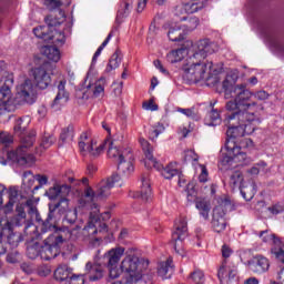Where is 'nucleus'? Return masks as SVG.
Returning <instances> with one entry per match:
<instances>
[{"label": "nucleus", "mask_w": 284, "mask_h": 284, "mask_svg": "<svg viewBox=\"0 0 284 284\" xmlns=\"http://www.w3.org/2000/svg\"><path fill=\"white\" fill-rule=\"evenodd\" d=\"M230 81H223L224 98L229 100L225 104L227 112H233L226 115L224 122L227 126L224 151L222 152L221 165L230 168L236 165H247V150L254 148V141L244 138L240 144L234 142V139L254 134L258 125L263 123V106L256 101H266L270 94L265 91L252 92L246 84L227 85ZM231 99V100H230Z\"/></svg>", "instance_id": "f257e3e1"}, {"label": "nucleus", "mask_w": 284, "mask_h": 284, "mask_svg": "<svg viewBox=\"0 0 284 284\" xmlns=\"http://www.w3.org/2000/svg\"><path fill=\"white\" fill-rule=\"evenodd\" d=\"M118 172L119 174H113L111 178L98 183L97 191L92 186H87L84 190V199H89L92 203L89 222L82 230L83 236L88 239H94V235L99 234V232H108V225L105 223L101 224L97 201L108 199L112 194V187H123L125 179L134 172V154H132V151L126 153L124 158L121 156V160L118 161Z\"/></svg>", "instance_id": "f03ea898"}, {"label": "nucleus", "mask_w": 284, "mask_h": 284, "mask_svg": "<svg viewBox=\"0 0 284 284\" xmlns=\"http://www.w3.org/2000/svg\"><path fill=\"white\" fill-rule=\"evenodd\" d=\"M193 48L194 53L185 60L182 67L184 79H187L191 83L214 79L213 83H217L219 74H221L223 69L216 68V64L212 61L203 62V59H205L207 54H213L214 43L204 39L197 41Z\"/></svg>", "instance_id": "7ed1b4c3"}, {"label": "nucleus", "mask_w": 284, "mask_h": 284, "mask_svg": "<svg viewBox=\"0 0 284 284\" xmlns=\"http://www.w3.org/2000/svg\"><path fill=\"white\" fill-rule=\"evenodd\" d=\"M32 232L33 236L27 247V255L30 258H37V256H40L42 261H52V258H57V256H59V247L63 241H77V235H74L77 230L72 232L67 229L55 230L42 244L39 240L41 239V234H44L43 230H41V226L39 229V226L34 225L32 222H29L24 227V233L28 236L32 234Z\"/></svg>", "instance_id": "20e7f679"}, {"label": "nucleus", "mask_w": 284, "mask_h": 284, "mask_svg": "<svg viewBox=\"0 0 284 284\" xmlns=\"http://www.w3.org/2000/svg\"><path fill=\"white\" fill-rule=\"evenodd\" d=\"M28 125H30V116L19 118L16 121L13 132L16 136L21 138V145L16 151H8V159L19 165L30 168L31 165H34L36 159L34 155L28 153V150L34 145L37 133L32 131L26 135Z\"/></svg>", "instance_id": "39448f33"}, {"label": "nucleus", "mask_w": 284, "mask_h": 284, "mask_svg": "<svg viewBox=\"0 0 284 284\" xmlns=\"http://www.w3.org/2000/svg\"><path fill=\"white\" fill-rule=\"evenodd\" d=\"M68 212H70V200L67 199V196L60 199V201L58 203H49V214L47 220L41 224V230L43 233L45 232H57V230H68L70 232H75L73 233V236H75V240L79 239V229H68V227H63V229H57V226L50 224V221H54V223H57V221H59L61 219V216H63V214H67Z\"/></svg>", "instance_id": "423d86ee"}, {"label": "nucleus", "mask_w": 284, "mask_h": 284, "mask_svg": "<svg viewBox=\"0 0 284 284\" xmlns=\"http://www.w3.org/2000/svg\"><path fill=\"white\" fill-rule=\"evenodd\" d=\"M118 270H120V275L125 274V284H136L143 277L141 260L134 254H125Z\"/></svg>", "instance_id": "0eeeda50"}, {"label": "nucleus", "mask_w": 284, "mask_h": 284, "mask_svg": "<svg viewBox=\"0 0 284 284\" xmlns=\"http://www.w3.org/2000/svg\"><path fill=\"white\" fill-rule=\"evenodd\" d=\"M140 144L144 152L146 161H149L150 163V165H148V162H145L146 168H156V170H160L164 179H173V176H176V174H179V169H176V162H172L165 168L161 169V165L159 164V162H156V159H154V148L150 145V142H148L145 139H140Z\"/></svg>", "instance_id": "6e6552de"}, {"label": "nucleus", "mask_w": 284, "mask_h": 284, "mask_svg": "<svg viewBox=\"0 0 284 284\" xmlns=\"http://www.w3.org/2000/svg\"><path fill=\"white\" fill-rule=\"evenodd\" d=\"M14 83L12 78L4 81V85L0 88V119L2 121H10V110L17 108V98L12 99V90L10 85Z\"/></svg>", "instance_id": "1a4fd4ad"}, {"label": "nucleus", "mask_w": 284, "mask_h": 284, "mask_svg": "<svg viewBox=\"0 0 284 284\" xmlns=\"http://www.w3.org/2000/svg\"><path fill=\"white\" fill-rule=\"evenodd\" d=\"M106 145V141L98 142L88 132H83L78 141L79 151L82 156H88V154L90 156H100V154H103Z\"/></svg>", "instance_id": "9d476101"}, {"label": "nucleus", "mask_w": 284, "mask_h": 284, "mask_svg": "<svg viewBox=\"0 0 284 284\" xmlns=\"http://www.w3.org/2000/svg\"><path fill=\"white\" fill-rule=\"evenodd\" d=\"M59 18H54V16L50 14L45 18V26H40L33 29V34L38 39H42L44 43H50L52 41V34L50 33L51 28H57V26L63 24L65 21V12L60 10L58 11Z\"/></svg>", "instance_id": "9b49d317"}, {"label": "nucleus", "mask_w": 284, "mask_h": 284, "mask_svg": "<svg viewBox=\"0 0 284 284\" xmlns=\"http://www.w3.org/2000/svg\"><path fill=\"white\" fill-rule=\"evenodd\" d=\"M256 234L258 239H261L262 243H265L266 245H274L271 248L272 254L275 255V258H277L280 263H284V245L281 237H277L276 234L272 233L270 230H265Z\"/></svg>", "instance_id": "f8f14e48"}, {"label": "nucleus", "mask_w": 284, "mask_h": 284, "mask_svg": "<svg viewBox=\"0 0 284 284\" xmlns=\"http://www.w3.org/2000/svg\"><path fill=\"white\" fill-rule=\"evenodd\" d=\"M123 254H125L124 247L111 248L104 254L110 278H119V276H121V270H119L118 265L119 261L123 257Z\"/></svg>", "instance_id": "ddd939ff"}, {"label": "nucleus", "mask_w": 284, "mask_h": 284, "mask_svg": "<svg viewBox=\"0 0 284 284\" xmlns=\"http://www.w3.org/2000/svg\"><path fill=\"white\" fill-rule=\"evenodd\" d=\"M34 101V84H32V80L27 79L17 87L16 103L17 105L26 103L32 105Z\"/></svg>", "instance_id": "4468645a"}, {"label": "nucleus", "mask_w": 284, "mask_h": 284, "mask_svg": "<svg viewBox=\"0 0 284 284\" xmlns=\"http://www.w3.org/2000/svg\"><path fill=\"white\" fill-rule=\"evenodd\" d=\"M187 239V220L180 217L175 221V230L172 233V241L174 243V250L178 254L183 256V241Z\"/></svg>", "instance_id": "2eb2a0df"}, {"label": "nucleus", "mask_w": 284, "mask_h": 284, "mask_svg": "<svg viewBox=\"0 0 284 284\" xmlns=\"http://www.w3.org/2000/svg\"><path fill=\"white\" fill-rule=\"evenodd\" d=\"M185 163H191L195 173L199 174L200 183H207L210 173L207 172V166L204 164H199V154L194 150H187L184 152Z\"/></svg>", "instance_id": "dca6fc26"}, {"label": "nucleus", "mask_w": 284, "mask_h": 284, "mask_svg": "<svg viewBox=\"0 0 284 284\" xmlns=\"http://www.w3.org/2000/svg\"><path fill=\"white\" fill-rule=\"evenodd\" d=\"M32 77L34 85L38 87L39 90H47V88H50V84L52 83V78L50 77V73H48L45 64L34 68L32 70Z\"/></svg>", "instance_id": "f3484780"}, {"label": "nucleus", "mask_w": 284, "mask_h": 284, "mask_svg": "<svg viewBox=\"0 0 284 284\" xmlns=\"http://www.w3.org/2000/svg\"><path fill=\"white\" fill-rule=\"evenodd\" d=\"M72 186L68 184H54L45 191L44 196H48L49 201H57V199H63L70 196Z\"/></svg>", "instance_id": "a211bd4d"}, {"label": "nucleus", "mask_w": 284, "mask_h": 284, "mask_svg": "<svg viewBox=\"0 0 284 284\" xmlns=\"http://www.w3.org/2000/svg\"><path fill=\"white\" fill-rule=\"evenodd\" d=\"M236 274H239L236 265H234L232 262H229L227 260L222 262V265L217 272V276L221 283H223V281H234V278H236Z\"/></svg>", "instance_id": "6ab92c4d"}, {"label": "nucleus", "mask_w": 284, "mask_h": 284, "mask_svg": "<svg viewBox=\"0 0 284 284\" xmlns=\"http://www.w3.org/2000/svg\"><path fill=\"white\" fill-rule=\"evenodd\" d=\"M248 270L254 274H265L270 270V260L263 255H256L248 261Z\"/></svg>", "instance_id": "aec40b11"}, {"label": "nucleus", "mask_w": 284, "mask_h": 284, "mask_svg": "<svg viewBox=\"0 0 284 284\" xmlns=\"http://www.w3.org/2000/svg\"><path fill=\"white\" fill-rule=\"evenodd\" d=\"M87 81L89 84L87 85L88 90H91L92 97L94 99H99V97H103L105 94V79L100 78L99 80L92 79V73L87 74Z\"/></svg>", "instance_id": "412c9836"}, {"label": "nucleus", "mask_w": 284, "mask_h": 284, "mask_svg": "<svg viewBox=\"0 0 284 284\" xmlns=\"http://www.w3.org/2000/svg\"><path fill=\"white\" fill-rule=\"evenodd\" d=\"M212 225L214 232H217V234H221L226 227H227V221L225 220V212H223V209L221 206H216L213 210V220Z\"/></svg>", "instance_id": "4be33fe9"}, {"label": "nucleus", "mask_w": 284, "mask_h": 284, "mask_svg": "<svg viewBox=\"0 0 284 284\" xmlns=\"http://www.w3.org/2000/svg\"><path fill=\"white\" fill-rule=\"evenodd\" d=\"M72 30V23L68 22L64 24L63 31L57 30V27H51L50 34H51V41L52 43H55L57 45H63L65 43V34H70V31Z\"/></svg>", "instance_id": "5701e85b"}, {"label": "nucleus", "mask_w": 284, "mask_h": 284, "mask_svg": "<svg viewBox=\"0 0 284 284\" xmlns=\"http://www.w3.org/2000/svg\"><path fill=\"white\" fill-rule=\"evenodd\" d=\"M85 275L92 283L101 281V278H103V266H101V264L97 262H88L85 265Z\"/></svg>", "instance_id": "b1692460"}, {"label": "nucleus", "mask_w": 284, "mask_h": 284, "mask_svg": "<svg viewBox=\"0 0 284 284\" xmlns=\"http://www.w3.org/2000/svg\"><path fill=\"white\" fill-rule=\"evenodd\" d=\"M207 3V0L202 1H189L178 8L179 14H194V12H199V10H203L205 8V4Z\"/></svg>", "instance_id": "393cba45"}, {"label": "nucleus", "mask_w": 284, "mask_h": 284, "mask_svg": "<svg viewBox=\"0 0 284 284\" xmlns=\"http://www.w3.org/2000/svg\"><path fill=\"white\" fill-rule=\"evenodd\" d=\"M34 181H37L36 175L32 174L30 171H26L22 175V190L29 196H32L34 192Z\"/></svg>", "instance_id": "a878e982"}, {"label": "nucleus", "mask_w": 284, "mask_h": 284, "mask_svg": "<svg viewBox=\"0 0 284 284\" xmlns=\"http://www.w3.org/2000/svg\"><path fill=\"white\" fill-rule=\"evenodd\" d=\"M172 274H174V265H172V258L159 263L158 275L160 276V278H172Z\"/></svg>", "instance_id": "bb28decb"}, {"label": "nucleus", "mask_w": 284, "mask_h": 284, "mask_svg": "<svg viewBox=\"0 0 284 284\" xmlns=\"http://www.w3.org/2000/svg\"><path fill=\"white\" fill-rule=\"evenodd\" d=\"M105 142H106V145H110L108 150V156L109 159H114V161L119 162L121 160V156L123 159L125 158L126 154L131 152L130 149H124V150L119 149L116 144H114V142H110L108 140H105Z\"/></svg>", "instance_id": "cd10ccee"}, {"label": "nucleus", "mask_w": 284, "mask_h": 284, "mask_svg": "<svg viewBox=\"0 0 284 284\" xmlns=\"http://www.w3.org/2000/svg\"><path fill=\"white\" fill-rule=\"evenodd\" d=\"M165 30H168V37L170 41L179 42L183 41L185 34L183 30H181V26L179 24H165Z\"/></svg>", "instance_id": "c85d7f7f"}, {"label": "nucleus", "mask_w": 284, "mask_h": 284, "mask_svg": "<svg viewBox=\"0 0 284 284\" xmlns=\"http://www.w3.org/2000/svg\"><path fill=\"white\" fill-rule=\"evenodd\" d=\"M43 57H45L52 63H59L61 61V51L52 45H45L41 50Z\"/></svg>", "instance_id": "c756f323"}, {"label": "nucleus", "mask_w": 284, "mask_h": 284, "mask_svg": "<svg viewBox=\"0 0 284 284\" xmlns=\"http://www.w3.org/2000/svg\"><path fill=\"white\" fill-rule=\"evenodd\" d=\"M239 190L245 201H252L256 194V183L242 184Z\"/></svg>", "instance_id": "7c9ffc66"}, {"label": "nucleus", "mask_w": 284, "mask_h": 284, "mask_svg": "<svg viewBox=\"0 0 284 284\" xmlns=\"http://www.w3.org/2000/svg\"><path fill=\"white\" fill-rule=\"evenodd\" d=\"M185 57H187V50L181 48L169 52L166 59L169 63H181V61L184 60Z\"/></svg>", "instance_id": "2f4dec72"}, {"label": "nucleus", "mask_w": 284, "mask_h": 284, "mask_svg": "<svg viewBox=\"0 0 284 284\" xmlns=\"http://www.w3.org/2000/svg\"><path fill=\"white\" fill-rule=\"evenodd\" d=\"M72 276V268H70L68 265H60L55 271H54V278L55 281H68Z\"/></svg>", "instance_id": "473e14b6"}, {"label": "nucleus", "mask_w": 284, "mask_h": 284, "mask_svg": "<svg viewBox=\"0 0 284 284\" xmlns=\"http://www.w3.org/2000/svg\"><path fill=\"white\" fill-rule=\"evenodd\" d=\"M65 80H61L58 84V94L53 101L54 105H59V103H68V92H65Z\"/></svg>", "instance_id": "72a5a7b5"}, {"label": "nucleus", "mask_w": 284, "mask_h": 284, "mask_svg": "<svg viewBox=\"0 0 284 284\" xmlns=\"http://www.w3.org/2000/svg\"><path fill=\"white\" fill-rule=\"evenodd\" d=\"M140 196L143 201H150L152 199V187L150 186V179L142 178L141 180Z\"/></svg>", "instance_id": "f704fd0d"}, {"label": "nucleus", "mask_w": 284, "mask_h": 284, "mask_svg": "<svg viewBox=\"0 0 284 284\" xmlns=\"http://www.w3.org/2000/svg\"><path fill=\"white\" fill-rule=\"evenodd\" d=\"M195 207L196 210H199L200 216H202L204 221H207L210 219V202H207L206 200H197L195 202Z\"/></svg>", "instance_id": "c9c22d12"}, {"label": "nucleus", "mask_w": 284, "mask_h": 284, "mask_svg": "<svg viewBox=\"0 0 284 284\" xmlns=\"http://www.w3.org/2000/svg\"><path fill=\"white\" fill-rule=\"evenodd\" d=\"M132 10V4L128 1H123L120 3V7L118 9V16H116V23H121V19H124V17H128Z\"/></svg>", "instance_id": "e433bc0d"}, {"label": "nucleus", "mask_w": 284, "mask_h": 284, "mask_svg": "<svg viewBox=\"0 0 284 284\" xmlns=\"http://www.w3.org/2000/svg\"><path fill=\"white\" fill-rule=\"evenodd\" d=\"M229 183L233 190H240V187L244 184L243 173H241V171H234L231 173Z\"/></svg>", "instance_id": "4c0bfd02"}, {"label": "nucleus", "mask_w": 284, "mask_h": 284, "mask_svg": "<svg viewBox=\"0 0 284 284\" xmlns=\"http://www.w3.org/2000/svg\"><path fill=\"white\" fill-rule=\"evenodd\" d=\"M60 140L62 143H72V141H74V126L69 125L68 128L63 129L60 134Z\"/></svg>", "instance_id": "58836bf2"}, {"label": "nucleus", "mask_w": 284, "mask_h": 284, "mask_svg": "<svg viewBox=\"0 0 284 284\" xmlns=\"http://www.w3.org/2000/svg\"><path fill=\"white\" fill-rule=\"evenodd\" d=\"M165 132V126L161 123L153 125L149 132L151 141H156L160 134Z\"/></svg>", "instance_id": "ea45409f"}, {"label": "nucleus", "mask_w": 284, "mask_h": 284, "mask_svg": "<svg viewBox=\"0 0 284 284\" xmlns=\"http://www.w3.org/2000/svg\"><path fill=\"white\" fill-rule=\"evenodd\" d=\"M72 0H45V6L49 10H57V8H61V6H70Z\"/></svg>", "instance_id": "a19ab883"}, {"label": "nucleus", "mask_w": 284, "mask_h": 284, "mask_svg": "<svg viewBox=\"0 0 284 284\" xmlns=\"http://www.w3.org/2000/svg\"><path fill=\"white\" fill-rule=\"evenodd\" d=\"M119 65H121V57H119V53L115 52L109 60V63L106 65V72H112V70H116Z\"/></svg>", "instance_id": "79ce46f5"}, {"label": "nucleus", "mask_w": 284, "mask_h": 284, "mask_svg": "<svg viewBox=\"0 0 284 284\" xmlns=\"http://www.w3.org/2000/svg\"><path fill=\"white\" fill-rule=\"evenodd\" d=\"M189 278L194 282V284H204L205 283V274L201 270L193 271Z\"/></svg>", "instance_id": "37998d69"}, {"label": "nucleus", "mask_w": 284, "mask_h": 284, "mask_svg": "<svg viewBox=\"0 0 284 284\" xmlns=\"http://www.w3.org/2000/svg\"><path fill=\"white\" fill-rule=\"evenodd\" d=\"M111 39H112V33H109L106 39L102 42V44L95 51V53L92 58V65H94L97 63V60L99 59V57H101V52H103V50L105 49V45H108V43H110Z\"/></svg>", "instance_id": "c03bdc74"}, {"label": "nucleus", "mask_w": 284, "mask_h": 284, "mask_svg": "<svg viewBox=\"0 0 284 284\" xmlns=\"http://www.w3.org/2000/svg\"><path fill=\"white\" fill-rule=\"evenodd\" d=\"M207 118L211 121V123H209L211 126L219 125V123H221V113L216 109H212L211 112H209Z\"/></svg>", "instance_id": "a18cd8bd"}, {"label": "nucleus", "mask_w": 284, "mask_h": 284, "mask_svg": "<svg viewBox=\"0 0 284 284\" xmlns=\"http://www.w3.org/2000/svg\"><path fill=\"white\" fill-rule=\"evenodd\" d=\"M265 168H267V163L261 161L248 170V174H251L252 176H256V175H258L260 172L265 173V172H267V170H265Z\"/></svg>", "instance_id": "49530a36"}, {"label": "nucleus", "mask_w": 284, "mask_h": 284, "mask_svg": "<svg viewBox=\"0 0 284 284\" xmlns=\"http://www.w3.org/2000/svg\"><path fill=\"white\" fill-rule=\"evenodd\" d=\"M54 143H57V138H54L53 135H45L42 139L40 148H42L43 150H48V148H51L52 145H54Z\"/></svg>", "instance_id": "de8ad7c7"}, {"label": "nucleus", "mask_w": 284, "mask_h": 284, "mask_svg": "<svg viewBox=\"0 0 284 284\" xmlns=\"http://www.w3.org/2000/svg\"><path fill=\"white\" fill-rule=\"evenodd\" d=\"M64 284H85V277L83 275L71 274V277Z\"/></svg>", "instance_id": "09e8293b"}, {"label": "nucleus", "mask_w": 284, "mask_h": 284, "mask_svg": "<svg viewBox=\"0 0 284 284\" xmlns=\"http://www.w3.org/2000/svg\"><path fill=\"white\" fill-rule=\"evenodd\" d=\"M64 223H69L70 225L77 223V209L65 213Z\"/></svg>", "instance_id": "8fccbe9b"}, {"label": "nucleus", "mask_w": 284, "mask_h": 284, "mask_svg": "<svg viewBox=\"0 0 284 284\" xmlns=\"http://www.w3.org/2000/svg\"><path fill=\"white\" fill-rule=\"evenodd\" d=\"M185 28L189 32H192V30H196V28H199V18L191 17L185 24Z\"/></svg>", "instance_id": "3c124183"}, {"label": "nucleus", "mask_w": 284, "mask_h": 284, "mask_svg": "<svg viewBox=\"0 0 284 284\" xmlns=\"http://www.w3.org/2000/svg\"><path fill=\"white\" fill-rule=\"evenodd\" d=\"M27 205L29 207V214L31 216H34L36 221H38V223H40L41 215H39V210H37V206L32 205V203L30 201L27 202Z\"/></svg>", "instance_id": "603ef678"}, {"label": "nucleus", "mask_w": 284, "mask_h": 284, "mask_svg": "<svg viewBox=\"0 0 284 284\" xmlns=\"http://www.w3.org/2000/svg\"><path fill=\"white\" fill-rule=\"evenodd\" d=\"M36 181H38L39 185H36L33 190H41L43 185H48V176L47 175H41L37 174L36 175Z\"/></svg>", "instance_id": "864d4df0"}, {"label": "nucleus", "mask_w": 284, "mask_h": 284, "mask_svg": "<svg viewBox=\"0 0 284 284\" xmlns=\"http://www.w3.org/2000/svg\"><path fill=\"white\" fill-rule=\"evenodd\" d=\"M178 112H180L181 114H184V116H187V119H196V111L194 110V108H191V109L179 108Z\"/></svg>", "instance_id": "5fc2aeb1"}, {"label": "nucleus", "mask_w": 284, "mask_h": 284, "mask_svg": "<svg viewBox=\"0 0 284 284\" xmlns=\"http://www.w3.org/2000/svg\"><path fill=\"white\" fill-rule=\"evenodd\" d=\"M0 143H2L3 145L12 143V135L8 132H0Z\"/></svg>", "instance_id": "6e6d98bb"}, {"label": "nucleus", "mask_w": 284, "mask_h": 284, "mask_svg": "<svg viewBox=\"0 0 284 284\" xmlns=\"http://www.w3.org/2000/svg\"><path fill=\"white\" fill-rule=\"evenodd\" d=\"M20 242H21V240H19V235H17L14 233L9 234L8 243H9V245H11V247H17V245H19Z\"/></svg>", "instance_id": "4d7b16f0"}, {"label": "nucleus", "mask_w": 284, "mask_h": 284, "mask_svg": "<svg viewBox=\"0 0 284 284\" xmlns=\"http://www.w3.org/2000/svg\"><path fill=\"white\" fill-rule=\"evenodd\" d=\"M143 110H150L151 112H156L159 110V105L154 103V100H150L149 102H144L142 105Z\"/></svg>", "instance_id": "13d9d810"}, {"label": "nucleus", "mask_w": 284, "mask_h": 284, "mask_svg": "<svg viewBox=\"0 0 284 284\" xmlns=\"http://www.w3.org/2000/svg\"><path fill=\"white\" fill-rule=\"evenodd\" d=\"M13 207H14V197H9L8 203L3 206L4 214H10Z\"/></svg>", "instance_id": "bf43d9fd"}, {"label": "nucleus", "mask_w": 284, "mask_h": 284, "mask_svg": "<svg viewBox=\"0 0 284 284\" xmlns=\"http://www.w3.org/2000/svg\"><path fill=\"white\" fill-rule=\"evenodd\" d=\"M232 254H233V251H232V248H230V246H227V245H223L222 246V256L224 257V258H230L231 256H232Z\"/></svg>", "instance_id": "052dcab7"}, {"label": "nucleus", "mask_w": 284, "mask_h": 284, "mask_svg": "<svg viewBox=\"0 0 284 284\" xmlns=\"http://www.w3.org/2000/svg\"><path fill=\"white\" fill-rule=\"evenodd\" d=\"M268 212H271V214L276 216V214H281V212H283V206L275 204V205L268 207Z\"/></svg>", "instance_id": "680f3d73"}, {"label": "nucleus", "mask_w": 284, "mask_h": 284, "mask_svg": "<svg viewBox=\"0 0 284 284\" xmlns=\"http://www.w3.org/2000/svg\"><path fill=\"white\" fill-rule=\"evenodd\" d=\"M88 178H83L82 180H77L74 178H69V183H74L75 185H80V183H83V185H88Z\"/></svg>", "instance_id": "e2e57ef3"}, {"label": "nucleus", "mask_w": 284, "mask_h": 284, "mask_svg": "<svg viewBox=\"0 0 284 284\" xmlns=\"http://www.w3.org/2000/svg\"><path fill=\"white\" fill-rule=\"evenodd\" d=\"M186 193H187V199H190V196H196V191H194V184L189 183L186 185Z\"/></svg>", "instance_id": "0e129e2a"}, {"label": "nucleus", "mask_w": 284, "mask_h": 284, "mask_svg": "<svg viewBox=\"0 0 284 284\" xmlns=\"http://www.w3.org/2000/svg\"><path fill=\"white\" fill-rule=\"evenodd\" d=\"M17 252H13V253H9L7 255V263H17Z\"/></svg>", "instance_id": "69168bd1"}, {"label": "nucleus", "mask_w": 284, "mask_h": 284, "mask_svg": "<svg viewBox=\"0 0 284 284\" xmlns=\"http://www.w3.org/2000/svg\"><path fill=\"white\" fill-rule=\"evenodd\" d=\"M148 6V0H138V12H143Z\"/></svg>", "instance_id": "338daca9"}, {"label": "nucleus", "mask_w": 284, "mask_h": 284, "mask_svg": "<svg viewBox=\"0 0 284 284\" xmlns=\"http://www.w3.org/2000/svg\"><path fill=\"white\" fill-rule=\"evenodd\" d=\"M261 281H258V278L256 277H248L244 281V284H260Z\"/></svg>", "instance_id": "774afa93"}]
</instances>
